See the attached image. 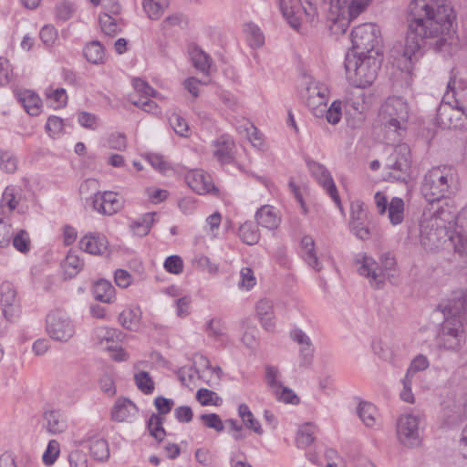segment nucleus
Segmentation results:
<instances>
[{"label": "nucleus", "instance_id": "nucleus-1", "mask_svg": "<svg viewBox=\"0 0 467 467\" xmlns=\"http://www.w3.org/2000/svg\"><path fill=\"white\" fill-rule=\"evenodd\" d=\"M407 22L402 58L410 65L420 57L423 45L429 44L438 52H449L457 41L456 15L450 5L434 8L429 0H413L409 5Z\"/></svg>", "mask_w": 467, "mask_h": 467}, {"label": "nucleus", "instance_id": "nucleus-2", "mask_svg": "<svg viewBox=\"0 0 467 467\" xmlns=\"http://www.w3.org/2000/svg\"><path fill=\"white\" fill-rule=\"evenodd\" d=\"M444 321L438 336L441 347L459 350L465 341L464 326H467V290L454 296L443 310Z\"/></svg>", "mask_w": 467, "mask_h": 467}, {"label": "nucleus", "instance_id": "nucleus-3", "mask_svg": "<svg viewBox=\"0 0 467 467\" xmlns=\"http://www.w3.org/2000/svg\"><path fill=\"white\" fill-rule=\"evenodd\" d=\"M347 78L357 88L370 86L377 78L380 68V55L348 54L345 59Z\"/></svg>", "mask_w": 467, "mask_h": 467}, {"label": "nucleus", "instance_id": "nucleus-4", "mask_svg": "<svg viewBox=\"0 0 467 467\" xmlns=\"http://www.w3.org/2000/svg\"><path fill=\"white\" fill-rule=\"evenodd\" d=\"M380 266L375 259L366 253L358 254L355 258L358 272L360 275L368 279L370 285L374 288H382L386 278L394 276L396 260L390 253H384L380 255Z\"/></svg>", "mask_w": 467, "mask_h": 467}, {"label": "nucleus", "instance_id": "nucleus-5", "mask_svg": "<svg viewBox=\"0 0 467 467\" xmlns=\"http://www.w3.org/2000/svg\"><path fill=\"white\" fill-rule=\"evenodd\" d=\"M450 219L445 216L443 207L437 208L433 213L423 212L420 222V244L426 249L433 251L439 249L446 242L448 233L445 222Z\"/></svg>", "mask_w": 467, "mask_h": 467}, {"label": "nucleus", "instance_id": "nucleus-6", "mask_svg": "<svg viewBox=\"0 0 467 467\" xmlns=\"http://www.w3.org/2000/svg\"><path fill=\"white\" fill-rule=\"evenodd\" d=\"M453 173L446 167H434L423 178L420 191L425 200L433 204L453 192Z\"/></svg>", "mask_w": 467, "mask_h": 467}, {"label": "nucleus", "instance_id": "nucleus-7", "mask_svg": "<svg viewBox=\"0 0 467 467\" xmlns=\"http://www.w3.org/2000/svg\"><path fill=\"white\" fill-rule=\"evenodd\" d=\"M379 118L388 132L402 136L407 130L409 119L407 102L400 97L388 98L380 107Z\"/></svg>", "mask_w": 467, "mask_h": 467}, {"label": "nucleus", "instance_id": "nucleus-8", "mask_svg": "<svg viewBox=\"0 0 467 467\" xmlns=\"http://www.w3.org/2000/svg\"><path fill=\"white\" fill-rule=\"evenodd\" d=\"M370 0H329L328 18L343 33L351 20L358 17L368 6Z\"/></svg>", "mask_w": 467, "mask_h": 467}, {"label": "nucleus", "instance_id": "nucleus-9", "mask_svg": "<svg viewBox=\"0 0 467 467\" xmlns=\"http://www.w3.org/2000/svg\"><path fill=\"white\" fill-rule=\"evenodd\" d=\"M324 0H280V9L287 23L295 29L300 27L302 16L313 21Z\"/></svg>", "mask_w": 467, "mask_h": 467}, {"label": "nucleus", "instance_id": "nucleus-10", "mask_svg": "<svg viewBox=\"0 0 467 467\" xmlns=\"http://www.w3.org/2000/svg\"><path fill=\"white\" fill-rule=\"evenodd\" d=\"M380 30L373 23H364L351 31L352 53L379 55Z\"/></svg>", "mask_w": 467, "mask_h": 467}, {"label": "nucleus", "instance_id": "nucleus-11", "mask_svg": "<svg viewBox=\"0 0 467 467\" xmlns=\"http://www.w3.org/2000/svg\"><path fill=\"white\" fill-rule=\"evenodd\" d=\"M436 121L443 130L467 128V104L460 100L450 103L442 100L437 110Z\"/></svg>", "mask_w": 467, "mask_h": 467}, {"label": "nucleus", "instance_id": "nucleus-12", "mask_svg": "<svg viewBox=\"0 0 467 467\" xmlns=\"http://www.w3.org/2000/svg\"><path fill=\"white\" fill-rule=\"evenodd\" d=\"M386 169L389 171V178L403 182H408L410 178L411 156L410 149L406 143L395 146L387 159Z\"/></svg>", "mask_w": 467, "mask_h": 467}, {"label": "nucleus", "instance_id": "nucleus-13", "mask_svg": "<svg viewBox=\"0 0 467 467\" xmlns=\"http://www.w3.org/2000/svg\"><path fill=\"white\" fill-rule=\"evenodd\" d=\"M46 323L47 334L56 341L67 342L75 335V325L64 311H52L47 316Z\"/></svg>", "mask_w": 467, "mask_h": 467}, {"label": "nucleus", "instance_id": "nucleus-14", "mask_svg": "<svg viewBox=\"0 0 467 467\" xmlns=\"http://www.w3.org/2000/svg\"><path fill=\"white\" fill-rule=\"evenodd\" d=\"M420 414H403L397 421V436L400 443L407 447H416L420 444L419 426Z\"/></svg>", "mask_w": 467, "mask_h": 467}, {"label": "nucleus", "instance_id": "nucleus-15", "mask_svg": "<svg viewBox=\"0 0 467 467\" xmlns=\"http://www.w3.org/2000/svg\"><path fill=\"white\" fill-rule=\"evenodd\" d=\"M132 86L135 93L130 94V101L145 112H155L158 106L150 99V98L156 97L157 94L153 88L141 78H134Z\"/></svg>", "mask_w": 467, "mask_h": 467}, {"label": "nucleus", "instance_id": "nucleus-16", "mask_svg": "<svg viewBox=\"0 0 467 467\" xmlns=\"http://www.w3.org/2000/svg\"><path fill=\"white\" fill-rule=\"evenodd\" d=\"M306 164L315 180L323 187L337 206L342 210V204L337 189L327 169L321 163L315 161L308 160L306 161Z\"/></svg>", "mask_w": 467, "mask_h": 467}, {"label": "nucleus", "instance_id": "nucleus-17", "mask_svg": "<svg viewBox=\"0 0 467 467\" xmlns=\"http://www.w3.org/2000/svg\"><path fill=\"white\" fill-rule=\"evenodd\" d=\"M188 186L198 194L218 195L219 190L212 182L211 176L202 170H192L185 175Z\"/></svg>", "mask_w": 467, "mask_h": 467}, {"label": "nucleus", "instance_id": "nucleus-18", "mask_svg": "<svg viewBox=\"0 0 467 467\" xmlns=\"http://www.w3.org/2000/svg\"><path fill=\"white\" fill-rule=\"evenodd\" d=\"M92 207L101 214L113 215L121 209L122 203L116 192H96L92 197Z\"/></svg>", "mask_w": 467, "mask_h": 467}, {"label": "nucleus", "instance_id": "nucleus-19", "mask_svg": "<svg viewBox=\"0 0 467 467\" xmlns=\"http://www.w3.org/2000/svg\"><path fill=\"white\" fill-rule=\"evenodd\" d=\"M456 252L467 255V209H462L455 217V228L449 236Z\"/></svg>", "mask_w": 467, "mask_h": 467}, {"label": "nucleus", "instance_id": "nucleus-20", "mask_svg": "<svg viewBox=\"0 0 467 467\" xmlns=\"http://www.w3.org/2000/svg\"><path fill=\"white\" fill-rule=\"evenodd\" d=\"M0 296L3 316L7 320H12L18 311V306L16 305V291L13 284L4 282L0 287Z\"/></svg>", "mask_w": 467, "mask_h": 467}, {"label": "nucleus", "instance_id": "nucleus-21", "mask_svg": "<svg viewBox=\"0 0 467 467\" xmlns=\"http://www.w3.org/2000/svg\"><path fill=\"white\" fill-rule=\"evenodd\" d=\"M45 428L51 434H59L67 428L65 415L59 410H47L43 412Z\"/></svg>", "mask_w": 467, "mask_h": 467}, {"label": "nucleus", "instance_id": "nucleus-22", "mask_svg": "<svg viewBox=\"0 0 467 467\" xmlns=\"http://www.w3.org/2000/svg\"><path fill=\"white\" fill-rule=\"evenodd\" d=\"M107 238L99 234H88L83 236L79 242V247L84 252L91 254H101L108 249Z\"/></svg>", "mask_w": 467, "mask_h": 467}, {"label": "nucleus", "instance_id": "nucleus-23", "mask_svg": "<svg viewBox=\"0 0 467 467\" xmlns=\"http://www.w3.org/2000/svg\"><path fill=\"white\" fill-rule=\"evenodd\" d=\"M138 412L137 406L126 398H119L111 410V419L118 422L129 420Z\"/></svg>", "mask_w": 467, "mask_h": 467}, {"label": "nucleus", "instance_id": "nucleus-24", "mask_svg": "<svg viewBox=\"0 0 467 467\" xmlns=\"http://www.w3.org/2000/svg\"><path fill=\"white\" fill-rule=\"evenodd\" d=\"M255 312L261 326L266 331H273L275 326L273 302L266 298L260 299L255 305Z\"/></svg>", "mask_w": 467, "mask_h": 467}, {"label": "nucleus", "instance_id": "nucleus-25", "mask_svg": "<svg viewBox=\"0 0 467 467\" xmlns=\"http://www.w3.org/2000/svg\"><path fill=\"white\" fill-rule=\"evenodd\" d=\"M466 88V83L463 79L457 76L454 69L451 71V75L447 83L446 91L443 95V101L450 103L455 100H462V93Z\"/></svg>", "mask_w": 467, "mask_h": 467}, {"label": "nucleus", "instance_id": "nucleus-26", "mask_svg": "<svg viewBox=\"0 0 467 467\" xmlns=\"http://www.w3.org/2000/svg\"><path fill=\"white\" fill-rule=\"evenodd\" d=\"M302 256L308 266L319 272L322 269V264L317 255L315 249V241L310 235H305L300 242Z\"/></svg>", "mask_w": 467, "mask_h": 467}, {"label": "nucleus", "instance_id": "nucleus-27", "mask_svg": "<svg viewBox=\"0 0 467 467\" xmlns=\"http://www.w3.org/2000/svg\"><path fill=\"white\" fill-rule=\"evenodd\" d=\"M213 155L221 163H230L233 157L234 141L229 136L223 135L213 141Z\"/></svg>", "mask_w": 467, "mask_h": 467}, {"label": "nucleus", "instance_id": "nucleus-28", "mask_svg": "<svg viewBox=\"0 0 467 467\" xmlns=\"http://www.w3.org/2000/svg\"><path fill=\"white\" fill-rule=\"evenodd\" d=\"M346 110L348 115L354 114L353 119L349 120L353 128L359 126L364 120V113L367 109L362 96L349 99L346 101Z\"/></svg>", "mask_w": 467, "mask_h": 467}, {"label": "nucleus", "instance_id": "nucleus-29", "mask_svg": "<svg viewBox=\"0 0 467 467\" xmlns=\"http://www.w3.org/2000/svg\"><path fill=\"white\" fill-rule=\"evenodd\" d=\"M358 415L368 428H379L380 421L376 407L368 401H361L358 406Z\"/></svg>", "mask_w": 467, "mask_h": 467}, {"label": "nucleus", "instance_id": "nucleus-30", "mask_svg": "<svg viewBox=\"0 0 467 467\" xmlns=\"http://www.w3.org/2000/svg\"><path fill=\"white\" fill-rule=\"evenodd\" d=\"M255 219L258 225L270 230L277 228L280 223V218L274 207L269 205L262 206L256 212Z\"/></svg>", "mask_w": 467, "mask_h": 467}, {"label": "nucleus", "instance_id": "nucleus-31", "mask_svg": "<svg viewBox=\"0 0 467 467\" xmlns=\"http://www.w3.org/2000/svg\"><path fill=\"white\" fill-rule=\"evenodd\" d=\"M17 97L29 115L37 116L40 113L41 99L36 93L31 90H24L19 92Z\"/></svg>", "mask_w": 467, "mask_h": 467}, {"label": "nucleus", "instance_id": "nucleus-32", "mask_svg": "<svg viewBox=\"0 0 467 467\" xmlns=\"http://www.w3.org/2000/svg\"><path fill=\"white\" fill-rule=\"evenodd\" d=\"M93 295L96 300L110 304L115 298V288L110 282L100 279L93 285Z\"/></svg>", "mask_w": 467, "mask_h": 467}, {"label": "nucleus", "instance_id": "nucleus-33", "mask_svg": "<svg viewBox=\"0 0 467 467\" xmlns=\"http://www.w3.org/2000/svg\"><path fill=\"white\" fill-rule=\"evenodd\" d=\"M170 5V0H143L142 7L147 16L158 20Z\"/></svg>", "mask_w": 467, "mask_h": 467}, {"label": "nucleus", "instance_id": "nucleus-34", "mask_svg": "<svg viewBox=\"0 0 467 467\" xmlns=\"http://www.w3.org/2000/svg\"><path fill=\"white\" fill-rule=\"evenodd\" d=\"M87 60L92 64L98 65L104 63L105 51L99 41L94 40L88 43L83 49Z\"/></svg>", "mask_w": 467, "mask_h": 467}, {"label": "nucleus", "instance_id": "nucleus-35", "mask_svg": "<svg viewBox=\"0 0 467 467\" xmlns=\"http://www.w3.org/2000/svg\"><path fill=\"white\" fill-rule=\"evenodd\" d=\"M141 317V310L139 307L124 309L119 315V322L129 330H135Z\"/></svg>", "mask_w": 467, "mask_h": 467}, {"label": "nucleus", "instance_id": "nucleus-36", "mask_svg": "<svg viewBox=\"0 0 467 467\" xmlns=\"http://www.w3.org/2000/svg\"><path fill=\"white\" fill-rule=\"evenodd\" d=\"M17 190L15 186H7L3 194L0 203V208L3 215L10 214L18 204L16 198Z\"/></svg>", "mask_w": 467, "mask_h": 467}, {"label": "nucleus", "instance_id": "nucleus-37", "mask_svg": "<svg viewBox=\"0 0 467 467\" xmlns=\"http://www.w3.org/2000/svg\"><path fill=\"white\" fill-rule=\"evenodd\" d=\"M238 414L247 429L252 430L254 432L259 435L263 433V429L260 422L254 417L252 411L246 404L243 403L239 405Z\"/></svg>", "mask_w": 467, "mask_h": 467}, {"label": "nucleus", "instance_id": "nucleus-38", "mask_svg": "<svg viewBox=\"0 0 467 467\" xmlns=\"http://www.w3.org/2000/svg\"><path fill=\"white\" fill-rule=\"evenodd\" d=\"M246 33L247 41L251 47L259 48L265 43V36L260 27L254 23H247L244 26Z\"/></svg>", "mask_w": 467, "mask_h": 467}, {"label": "nucleus", "instance_id": "nucleus-39", "mask_svg": "<svg viewBox=\"0 0 467 467\" xmlns=\"http://www.w3.org/2000/svg\"><path fill=\"white\" fill-rule=\"evenodd\" d=\"M89 451L92 457L99 462L107 461L109 457V445L103 438L90 440Z\"/></svg>", "mask_w": 467, "mask_h": 467}, {"label": "nucleus", "instance_id": "nucleus-40", "mask_svg": "<svg viewBox=\"0 0 467 467\" xmlns=\"http://www.w3.org/2000/svg\"><path fill=\"white\" fill-rule=\"evenodd\" d=\"M389 219L393 225L400 224L404 219V202L401 198L391 199L389 207Z\"/></svg>", "mask_w": 467, "mask_h": 467}, {"label": "nucleus", "instance_id": "nucleus-41", "mask_svg": "<svg viewBox=\"0 0 467 467\" xmlns=\"http://www.w3.org/2000/svg\"><path fill=\"white\" fill-rule=\"evenodd\" d=\"M239 236L244 243L255 244L260 238L257 225L251 222L244 223L239 228Z\"/></svg>", "mask_w": 467, "mask_h": 467}, {"label": "nucleus", "instance_id": "nucleus-42", "mask_svg": "<svg viewBox=\"0 0 467 467\" xmlns=\"http://www.w3.org/2000/svg\"><path fill=\"white\" fill-rule=\"evenodd\" d=\"M193 66L204 74L209 73L212 63V58L208 54L203 52L201 48L194 47L191 52Z\"/></svg>", "mask_w": 467, "mask_h": 467}, {"label": "nucleus", "instance_id": "nucleus-43", "mask_svg": "<svg viewBox=\"0 0 467 467\" xmlns=\"http://www.w3.org/2000/svg\"><path fill=\"white\" fill-rule=\"evenodd\" d=\"M83 261L80 260L78 254L69 252L63 263L65 275L68 278L76 276L83 267Z\"/></svg>", "mask_w": 467, "mask_h": 467}, {"label": "nucleus", "instance_id": "nucleus-44", "mask_svg": "<svg viewBox=\"0 0 467 467\" xmlns=\"http://www.w3.org/2000/svg\"><path fill=\"white\" fill-rule=\"evenodd\" d=\"M155 213H145L141 218L131 224V228L136 235L145 236L149 234L150 227L154 223Z\"/></svg>", "mask_w": 467, "mask_h": 467}, {"label": "nucleus", "instance_id": "nucleus-45", "mask_svg": "<svg viewBox=\"0 0 467 467\" xmlns=\"http://www.w3.org/2000/svg\"><path fill=\"white\" fill-rule=\"evenodd\" d=\"M226 327L222 318L214 317L207 322L205 331L208 336L215 339H222L226 336Z\"/></svg>", "mask_w": 467, "mask_h": 467}, {"label": "nucleus", "instance_id": "nucleus-46", "mask_svg": "<svg viewBox=\"0 0 467 467\" xmlns=\"http://www.w3.org/2000/svg\"><path fill=\"white\" fill-rule=\"evenodd\" d=\"M163 419L157 414H152L148 421V428L151 436L158 441H161L166 434L163 428Z\"/></svg>", "mask_w": 467, "mask_h": 467}, {"label": "nucleus", "instance_id": "nucleus-47", "mask_svg": "<svg viewBox=\"0 0 467 467\" xmlns=\"http://www.w3.org/2000/svg\"><path fill=\"white\" fill-rule=\"evenodd\" d=\"M134 380L138 389L144 394H151L155 389L154 381L146 371H140L134 375Z\"/></svg>", "mask_w": 467, "mask_h": 467}, {"label": "nucleus", "instance_id": "nucleus-48", "mask_svg": "<svg viewBox=\"0 0 467 467\" xmlns=\"http://www.w3.org/2000/svg\"><path fill=\"white\" fill-rule=\"evenodd\" d=\"M329 90L326 84L319 81H311L306 87V99H313L314 98L328 99Z\"/></svg>", "mask_w": 467, "mask_h": 467}, {"label": "nucleus", "instance_id": "nucleus-49", "mask_svg": "<svg viewBox=\"0 0 467 467\" xmlns=\"http://www.w3.org/2000/svg\"><path fill=\"white\" fill-rule=\"evenodd\" d=\"M314 430L315 426L310 423L302 427L296 435V445L298 448H306L314 441Z\"/></svg>", "mask_w": 467, "mask_h": 467}, {"label": "nucleus", "instance_id": "nucleus-50", "mask_svg": "<svg viewBox=\"0 0 467 467\" xmlns=\"http://www.w3.org/2000/svg\"><path fill=\"white\" fill-rule=\"evenodd\" d=\"M273 394L277 400L286 404L297 405L300 402V398L293 391L292 389L285 387L283 384L281 388L275 389Z\"/></svg>", "mask_w": 467, "mask_h": 467}, {"label": "nucleus", "instance_id": "nucleus-51", "mask_svg": "<svg viewBox=\"0 0 467 467\" xmlns=\"http://www.w3.org/2000/svg\"><path fill=\"white\" fill-rule=\"evenodd\" d=\"M196 399L202 406H218L222 402V399L214 391L208 389H200L196 393Z\"/></svg>", "mask_w": 467, "mask_h": 467}, {"label": "nucleus", "instance_id": "nucleus-52", "mask_svg": "<svg viewBox=\"0 0 467 467\" xmlns=\"http://www.w3.org/2000/svg\"><path fill=\"white\" fill-rule=\"evenodd\" d=\"M76 12V7L69 1H62L56 5L55 14L58 20L67 21L70 19Z\"/></svg>", "mask_w": 467, "mask_h": 467}, {"label": "nucleus", "instance_id": "nucleus-53", "mask_svg": "<svg viewBox=\"0 0 467 467\" xmlns=\"http://www.w3.org/2000/svg\"><path fill=\"white\" fill-rule=\"evenodd\" d=\"M429 366L430 362L427 357L422 354H419L410 362L405 376L412 379L417 372L427 369Z\"/></svg>", "mask_w": 467, "mask_h": 467}, {"label": "nucleus", "instance_id": "nucleus-54", "mask_svg": "<svg viewBox=\"0 0 467 467\" xmlns=\"http://www.w3.org/2000/svg\"><path fill=\"white\" fill-rule=\"evenodd\" d=\"M169 122L173 130L182 137L189 136V126L187 121L179 114L172 113L169 117Z\"/></svg>", "mask_w": 467, "mask_h": 467}, {"label": "nucleus", "instance_id": "nucleus-55", "mask_svg": "<svg viewBox=\"0 0 467 467\" xmlns=\"http://www.w3.org/2000/svg\"><path fill=\"white\" fill-rule=\"evenodd\" d=\"M39 36L43 44L50 47L56 44L58 38V33L57 30L55 28V26L50 25L44 26L39 33Z\"/></svg>", "mask_w": 467, "mask_h": 467}, {"label": "nucleus", "instance_id": "nucleus-56", "mask_svg": "<svg viewBox=\"0 0 467 467\" xmlns=\"http://www.w3.org/2000/svg\"><path fill=\"white\" fill-rule=\"evenodd\" d=\"M200 420L205 427L213 429L217 432H222L224 430V424L219 415L215 413L202 414Z\"/></svg>", "mask_w": 467, "mask_h": 467}, {"label": "nucleus", "instance_id": "nucleus-57", "mask_svg": "<svg viewBox=\"0 0 467 467\" xmlns=\"http://www.w3.org/2000/svg\"><path fill=\"white\" fill-rule=\"evenodd\" d=\"M265 381L272 393L281 388L282 382L279 380V370L276 367L270 365L265 367Z\"/></svg>", "mask_w": 467, "mask_h": 467}, {"label": "nucleus", "instance_id": "nucleus-58", "mask_svg": "<svg viewBox=\"0 0 467 467\" xmlns=\"http://www.w3.org/2000/svg\"><path fill=\"white\" fill-rule=\"evenodd\" d=\"M99 25L101 30L108 36H115L119 31L115 18L108 14L99 16Z\"/></svg>", "mask_w": 467, "mask_h": 467}, {"label": "nucleus", "instance_id": "nucleus-59", "mask_svg": "<svg viewBox=\"0 0 467 467\" xmlns=\"http://www.w3.org/2000/svg\"><path fill=\"white\" fill-rule=\"evenodd\" d=\"M14 247L20 253H26L30 249V239L25 230H20L12 237Z\"/></svg>", "mask_w": 467, "mask_h": 467}, {"label": "nucleus", "instance_id": "nucleus-60", "mask_svg": "<svg viewBox=\"0 0 467 467\" xmlns=\"http://www.w3.org/2000/svg\"><path fill=\"white\" fill-rule=\"evenodd\" d=\"M325 113L326 119L329 123L333 125L337 124L342 116V101L335 100L328 109L326 108Z\"/></svg>", "mask_w": 467, "mask_h": 467}, {"label": "nucleus", "instance_id": "nucleus-61", "mask_svg": "<svg viewBox=\"0 0 467 467\" xmlns=\"http://www.w3.org/2000/svg\"><path fill=\"white\" fill-rule=\"evenodd\" d=\"M193 264L197 269L206 271L211 275H214L218 272V265L213 263L210 258L205 255L196 256L193 260Z\"/></svg>", "mask_w": 467, "mask_h": 467}, {"label": "nucleus", "instance_id": "nucleus-62", "mask_svg": "<svg viewBox=\"0 0 467 467\" xmlns=\"http://www.w3.org/2000/svg\"><path fill=\"white\" fill-rule=\"evenodd\" d=\"M60 452V446L58 441L51 440L47 447L46 451L43 454V462L47 465H52Z\"/></svg>", "mask_w": 467, "mask_h": 467}, {"label": "nucleus", "instance_id": "nucleus-63", "mask_svg": "<svg viewBox=\"0 0 467 467\" xmlns=\"http://www.w3.org/2000/svg\"><path fill=\"white\" fill-rule=\"evenodd\" d=\"M240 281L238 286L245 290H250L256 284V279L254 275V271L249 267H244L240 272Z\"/></svg>", "mask_w": 467, "mask_h": 467}, {"label": "nucleus", "instance_id": "nucleus-64", "mask_svg": "<svg viewBox=\"0 0 467 467\" xmlns=\"http://www.w3.org/2000/svg\"><path fill=\"white\" fill-rule=\"evenodd\" d=\"M70 467H88V461L87 454L80 450L71 451L68 454Z\"/></svg>", "mask_w": 467, "mask_h": 467}]
</instances>
